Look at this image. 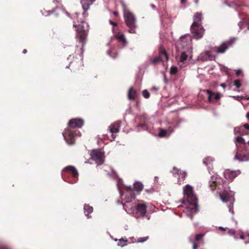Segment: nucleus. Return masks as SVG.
Returning a JSON list of instances; mask_svg holds the SVG:
<instances>
[{
	"label": "nucleus",
	"mask_w": 249,
	"mask_h": 249,
	"mask_svg": "<svg viewBox=\"0 0 249 249\" xmlns=\"http://www.w3.org/2000/svg\"><path fill=\"white\" fill-rule=\"evenodd\" d=\"M194 35L191 36L189 34L180 37L181 45L186 51H183L178 59V63L180 67H183V64H187L192 57V38L198 39L203 36V32H193Z\"/></svg>",
	"instance_id": "1"
},
{
	"label": "nucleus",
	"mask_w": 249,
	"mask_h": 249,
	"mask_svg": "<svg viewBox=\"0 0 249 249\" xmlns=\"http://www.w3.org/2000/svg\"><path fill=\"white\" fill-rule=\"evenodd\" d=\"M84 210L85 214L88 218L91 217L90 216H89V214L92 213L93 208L89 205L85 204L84 206Z\"/></svg>",
	"instance_id": "24"
},
{
	"label": "nucleus",
	"mask_w": 249,
	"mask_h": 249,
	"mask_svg": "<svg viewBox=\"0 0 249 249\" xmlns=\"http://www.w3.org/2000/svg\"><path fill=\"white\" fill-rule=\"evenodd\" d=\"M234 85L237 88H239L241 86V84L239 80H235L234 82Z\"/></svg>",
	"instance_id": "39"
},
{
	"label": "nucleus",
	"mask_w": 249,
	"mask_h": 249,
	"mask_svg": "<svg viewBox=\"0 0 249 249\" xmlns=\"http://www.w3.org/2000/svg\"><path fill=\"white\" fill-rule=\"evenodd\" d=\"M114 39H116L119 42H121L123 44H125L126 42L125 37L124 35L123 34L121 35H116L114 37H111L110 38L111 41H112Z\"/></svg>",
	"instance_id": "23"
},
{
	"label": "nucleus",
	"mask_w": 249,
	"mask_h": 249,
	"mask_svg": "<svg viewBox=\"0 0 249 249\" xmlns=\"http://www.w3.org/2000/svg\"><path fill=\"white\" fill-rule=\"evenodd\" d=\"M95 0H81L82 8L84 10L83 15H86V12L89 9V7L91 5Z\"/></svg>",
	"instance_id": "17"
},
{
	"label": "nucleus",
	"mask_w": 249,
	"mask_h": 249,
	"mask_svg": "<svg viewBox=\"0 0 249 249\" xmlns=\"http://www.w3.org/2000/svg\"><path fill=\"white\" fill-rule=\"evenodd\" d=\"M203 19L201 13L197 12L195 14L193 18V23L191 25V28L193 31H202L204 30L201 25Z\"/></svg>",
	"instance_id": "8"
},
{
	"label": "nucleus",
	"mask_w": 249,
	"mask_h": 249,
	"mask_svg": "<svg viewBox=\"0 0 249 249\" xmlns=\"http://www.w3.org/2000/svg\"><path fill=\"white\" fill-rule=\"evenodd\" d=\"M117 202H118V204H122V205H123L124 206V203H123L122 202H120L119 201H118Z\"/></svg>",
	"instance_id": "56"
},
{
	"label": "nucleus",
	"mask_w": 249,
	"mask_h": 249,
	"mask_svg": "<svg viewBox=\"0 0 249 249\" xmlns=\"http://www.w3.org/2000/svg\"><path fill=\"white\" fill-rule=\"evenodd\" d=\"M159 52V56H157L154 58L151 57L149 58L150 64L155 65L161 61H168V57L167 53L165 49L162 46L160 47Z\"/></svg>",
	"instance_id": "9"
},
{
	"label": "nucleus",
	"mask_w": 249,
	"mask_h": 249,
	"mask_svg": "<svg viewBox=\"0 0 249 249\" xmlns=\"http://www.w3.org/2000/svg\"><path fill=\"white\" fill-rule=\"evenodd\" d=\"M242 70L241 69H238L236 71V74L237 76H239L242 73Z\"/></svg>",
	"instance_id": "44"
},
{
	"label": "nucleus",
	"mask_w": 249,
	"mask_h": 249,
	"mask_svg": "<svg viewBox=\"0 0 249 249\" xmlns=\"http://www.w3.org/2000/svg\"><path fill=\"white\" fill-rule=\"evenodd\" d=\"M127 242V240H124L123 238H121L119 240V242L118 243V246L120 247H124V246L126 245V243Z\"/></svg>",
	"instance_id": "32"
},
{
	"label": "nucleus",
	"mask_w": 249,
	"mask_h": 249,
	"mask_svg": "<svg viewBox=\"0 0 249 249\" xmlns=\"http://www.w3.org/2000/svg\"><path fill=\"white\" fill-rule=\"evenodd\" d=\"M84 124L82 119L78 118L72 119L70 120L68 125L71 128H67L65 130L62 134L65 140L69 144L74 143L75 138L76 136L81 135L79 131L73 130V129L76 127L81 128Z\"/></svg>",
	"instance_id": "4"
},
{
	"label": "nucleus",
	"mask_w": 249,
	"mask_h": 249,
	"mask_svg": "<svg viewBox=\"0 0 249 249\" xmlns=\"http://www.w3.org/2000/svg\"><path fill=\"white\" fill-rule=\"evenodd\" d=\"M123 6L124 7V8H125V5L124 4H123Z\"/></svg>",
	"instance_id": "59"
},
{
	"label": "nucleus",
	"mask_w": 249,
	"mask_h": 249,
	"mask_svg": "<svg viewBox=\"0 0 249 249\" xmlns=\"http://www.w3.org/2000/svg\"><path fill=\"white\" fill-rule=\"evenodd\" d=\"M148 236L141 237L138 239V242L141 243L144 242V241H146L148 239Z\"/></svg>",
	"instance_id": "40"
},
{
	"label": "nucleus",
	"mask_w": 249,
	"mask_h": 249,
	"mask_svg": "<svg viewBox=\"0 0 249 249\" xmlns=\"http://www.w3.org/2000/svg\"><path fill=\"white\" fill-rule=\"evenodd\" d=\"M109 22H110V24H111L113 26V31L117 30V29H115V27L117 26V23L115 22L111 21V20H110Z\"/></svg>",
	"instance_id": "41"
},
{
	"label": "nucleus",
	"mask_w": 249,
	"mask_h": 249,
	"mask_svg": "<svg viewBox=\"0 0 249 249\" xmlns=\"http://www.w3.org/2000/svg\"><path fill=\"white\" fill-rule=\"evenodd\" d=\"M240 239H244L245 238V237H244V235H241L240 236Z\"/></svg>",
	"instance_id": "54"
},
{
	"label": "nucleus",
	"mask_w": 249,
	"mask_h": 249,
	"mask_svg": "<svg viewBox=\"0 0 249 249\" xmlns=\"http://www.w3.org/2000/svg\"><path fill=\"white\" fill-rule=\"evenodd\" d=\"M135 214H136L139 218L140 216L144 217L146 213L147 205L145 202L141 201V202L137 203L135 204Z\"/></svg>",
	"instance_id": "12"
},
{
	"label": "nucleus",
	"mask_w": 249,
	"mask_h": 249,
	"mask_svg": "<svg viewBox=\"0 0 249 249\" xmlns=\"http://www.w3.org/2000/svg\"><path fill=\"white\" fill-rule=\"evenodd\" d=\"M107 54L113 58H115L117 57V54L113 48H110L107 51Z\"/></svg>",
	"instance_id": "30"
},
{
	"label": "nucleus",
	"mask_w": 249,
	"mask_h": 249,
	"mask_svg": "<svg viewBox=\"0 0 249 249\" xmlns=\"http://www.w3.org/2000/svg\"><path fill=\"white\" fill-rule=\"evenodd\" d=\"M213 161V158L211 157H209L204 159L203 162L205 165L208 166L209 165V164H210L211 162H212Z\"/></svg>",
	"instance_id": "31"
},
{
	"label": "nucleus",
	"mask_w": 249,
	"mask_h": 249,
	"mask_svg": "<svg viewBox=\"0 0 249 249\" xmlns=\"http://www.w3.org/2000/svg\"><path fill=\"white\" fill-rule=\"evenodd\" d=\"M240 171L237 170L235 171H231L230 170H226L224 172V176L225 178L228 179H233L236 176L239 175Z\"/></svg>",
	"instance_id": "16"
},
{
	"label": "nucleus",
	"mask_w": 249,
	"mask_h": 249,
	"mask_svg": "<svg viewBox=\"0 0 249 249\" xmlns=\"http://www.w3.org/2000/svg\"><path fill=\"white\" fill-rule=\"evenodd\" d=\"M233 196L234 193L232 192H228L227 191L224 190L222 192L219 193V196L221 200L224 202L230 201V205H229L228 207L229 209V212L232 214H233Z\"/></svg>",
	"instance_id": "7"
},
{
	"label": "nucleus",
	"mask_w": 249,
	"mask_h": 249,
	"mask_svg": "<svg viewBox=\"0 0 249 249\" xmlns=\"http://www.w3.org/2000/svg\"><path fill=\"white\" fill-rule=\"evenodd\" d=\"M213 183L214 184V185L215 186V189H221L220 188V185L218 183L217 181H213Z\"/></svg>",
	"instance_id": "42"
},
{
	"label": "nucleus",
	"mask_w": 249,
	"mask_h": 249,
	"mask_svg": "<svg viewBox=\"0 0 249 249\" xmlns=\"http://www.w3.org/2000/svg\"><path fill=\"white\" fill-rule=\"evenodd\" d=\"M87 34L86 32H77L76 35V41L81 44V54L82 55L84 52V47L87 41Z\"/></svg>",
	"instance_id": "13"
},
{
	"label": "nucleus",
	"mask_w": 249,
	"mask_h": 249,
	"mask_svg": "<svg viewBox=\"0 0 249 249\" xmlns=\"http://www.w3.org/2000/svg\"><path fill=\"white\" fill-rule=\"evenodd\" d=\"M118 190L119 191L121 196V197L124 196V200H125L126 195H127V197H130V194H129L128 193H127L126 192L128 189H131L133 191V193L134 194V190L132 189L131 186L126 187V188H125L124 193V194L122 193L120 187L118 186Z\"/></svg>",
	"instance_id": "27"
},
{
	"label": "nucleus",
	"mask_w": 249,
	"mask_h": 249,
	"mask_svg": "<svg viewBox=\"0 0 249 249\" xmlns=\"http://www.w3.org/2000/svg\"><path fill=\"white\" fill-rule=\"evenodd\" d=\"M246 117H247V118L248 119V120H249V112H248L247 113Z\"/></svg>",
	"instance_id": "52"
},
{
	"label": "nucleus",
	"mask_w": 249,
	"mask_h": 249,
	"mask_svg": "<svg viewBox=\"0 0 249 249\" xmlns=\"http://www.w3.org/2000/svg\"><path fill=\"white\" fill-rule=\"evenodd\" d=\"M137 96V92L133 89L132 88H130L128 93V97L130 100H135Z\"/></svg>",
	"instance_id": "26"
},
{
	"label": "nucleus",
	"mask_w": 249,
	"mask_h": 249,
	"mask_svg": "<svg viewBox=\"0 0 249 249\" xmlns=\"http://www.w3.org/2000/svg\"><path fill=\"white\" fill-rule=\"evenodd\" d=\"M184 200H182V203H184Z\"/></svg>",
	"instance_id": "62"
},
{
	"label": "nucleus",
	"mask_w": 249,
	"mask_h": 249,
	"mask_svg": "<svg viewBox=\"0 0 249 249\" xmlns=\"http://www.w3.org/2000/svg\"><path fill=\"white\" fill-rule=\"evenodd\" d=\"M178 71V68L176 66H172L170 68V73L172 74H175Z\"/></svg>",
	"instance_id": "35"
},
{
	"label": "nucleus",
	"mask_w": 249,
	"mask_h": 249,
	"mask_svg": "<svg viewBox=\"0 0 249 249\" xmlns=\"http://www.w3.org/2000/svg\"><path fill=\"white\" fill-rule=\"evenodd\" d=\"M203 236H204V234H202V233L196 234V236H195V241H196V242H199V241L200 240L202 239V238H203Z\"/></svg>",
	"instance_id": "33"
},
{
	"label": "nucleus",
	"mask_w": 249,
	"mask_h": 249,
	"mask_svg": "<svg viewBox=\"0 0 249 249\" xmlns=\"http://www.w3.org/2000/svg\"><path fill=\"white\" fill-rule=\"evenodd\" d=\"M195 3H196V4H197V3H198V0H195Z\"/></svg>",
	"instance_id": "58"
},
{
	"label": "nucleus",
	"mask_w": 249,
	"mask_h": 249,
	"mask_svg": "<svg viewBox=\"0 0 249 249\" xmlns=\"http://www.w3.org/2000/svg\"><path fill=\"white\" fill-rule=\"evenodd\" d=\"M157 178H157V177H155V180H156V179H157Z\"/></svg>",
	"instance_id": "60"
},
{
	"label": "nucleus",
	"mask_w": 249,
	"mask_h": 249,
	"mask_svg": "<svg viewBox=\"0 0 249 249\" xmlns=\"http://www.w3.org/2000/svg\"><path fill=\"white\" fill-rule=\"evenodd\" d=\"M234 134H239L242 135H244L248 134V133L246 132L244 130H243V127L240 126L236 127L234 128Z\"/></svg>",
	"instance_id": "28"
},
{
	"label": "nucleus",
	"mask_w": 249,
	"mask_h": 249,
	"mask_svg": "<svg viewBox=\"0 0 249 249\" xmlns=\"http://www.w3.org/2000/svg\"><path fill=\"white\" fill-rule=\"evenodd\" d=\"M113 14L115 16L117 17L119 15V13L117 11H114Z\"/></svg>",
	"instance_id": "47"
},
{
	"label": "nucleus",
	"mask_w": 249,
	"mask_h": 249,
	"mask_svg": "<svg viewBox=\"0 0 249 249\" xmlns=\"http://www.w3.org/2000/svg\"><path fill=\"white\" fill-rule=\"evenodd\" d=\"M228 234L229 235H233V236H234V238L235 239H237V237L235 236V230H234V229H230V230H229V231H228Z\"/></svg>",
	"instance_id": "38"
},
{
	"label": "nucleus",
	"mask_w": 249,
	"mask_h": 249,
	"mask_svg": "<svg viewBox=\"0 0 249 249\" xmlns=\"http://www.w3.org/2000/svg\"><path fill=\"white\" fill-rule=\"evenodd\" d=\"M221 87H222V88H226V84H224V83H222L220 85Z\"/></svg>",
	"instance_id": "51"
},
{
	"label": "nucleus",
	"mask_w": 249,
	"mask_h": 249,
	"mask_svg": "<svg viewBox=\"0 0 249 249\" xmlns=\"http://www.w3.org/2000/svg\"><path fill=\"white\" fill-rule=\"evenodd\" d=\"M236 40V38L232 37L229 40L223 42L219 46L212 48L211 51H205L201 53L197 57V60L201 62L212 61L214 60L215 56L212 54V51L217 53H223L226 51L231 47Z\"/></svg>",
	"instance_id": "3"
},
{
	"label": "nucleus",
	"mask_w": 249,
	"mask_h": 249,
	"mask_svg": "<svg viewBox=\"0 0 249 249\" xmlns=\"http://www.w3.org/2000/svg\"><path fill=\"white\" fill-rule=\"evenodd\" d=\"M144 217H145L147 220H149L150 219V216L149 215H146V214Z\"/></svg>",
	"instance_id": "48"
},
{
	"label": "nucleus",
	"mask_w": 249,
	"mask_h": 249,
	"mask_svg": "<svg viewBox=\"0 0 249 249\" xmlns=\"http://www.w3.org/2000/svg\"><path fill=\"white\" fill-rule=\"evenodd\" d=\"M207 92L208 95V101L210 102H212L213 96H214L213 98L215 100H218L221 97V94H220L219 93H216V94H214L209 90H207Z\"/></svg>",
	"instance_id": "21"
},
{
	"label": "nucleus",
	"mask_w": 249,
	"mask_h": 249,
	"mask_svg": "<svg viewBox=\"0 0 249 249\" xmlns=\"http://www.w3.org/2000/svg\"><path fill=\"white\" fill-rule=\"evenodd\" d=\"M173 132V129L172 126H169L167 129L160 128L158 136L160 137H167L169 136Z\"/></svg>",
	"instance_id": "18"
},
{
	"label": "nucleus",
	"mask_w": 249,
	"mask_h": 249,
	"mask_svg": "<svg viewBox=\"0 0 249 249\" xmlns=\"http://www.w3.org/2000/svg\"><path fill=\"white\" fill-rule=\"evenodd\" d=\"M90 156L98 165H101L104 162V155L100 149L93 150L90 153Z\"/></svg>",
	"instance_id": "11"
},
{
	"label": "nucleus",
	"mask_w": 249,
	"mask_h": 249,
	"mask_svg": "<svg viewBox=\"0 0 249 249\" xmlns=\"http://www.w3.org/2000/svg\"><path fill=\"white\" fill-rule=\"evenodd\" d=\"M183 194L188 202L193 206L186 208L184 211L187 215L192 219L193 215L198 211L197 199L194 193L193 187L189 184L185 185L183 188Z\"/></svg>",
	"instance_id": "2"
},
{
	"label": "nucleus",
	"mask_w": 249,
	"mask_h": 249,
	"mask_svg": "<svg viewBox=\"0 0 249 249\" xmlns=\"http://www.w3.org/2000/svg\"><path fill=\"white\" fill-rule=\"evenodd\" d=\"M69 67V66H67L66 68H68Z\"/></svg>",
	"instance_id": "61"
},
{
	"label": "nucleus",
	"mask_w": 249,
	"mask_h": 249,
	"mask_svg": "<svg viewBox=\"0 0 249 249\" xmlns=\"http://www.w3.org/2000/svg\"><path fill=\"white\" fill-rule=\"evenodd\" d=\"M63 171H69L71 173L74 178H76L78 176V173L76 168L72 166H68L65 168Z\"/></svg>",
	"instance_id": "22"
},
{
	"label": "nucleus",
	"mask_w": 249,
	"mask_h": 249,
	"mask_svg": "<svg viewBox=\"0 0 249 249\" xmlns=\"http://www.w3.org/2000/svg\"><path fill=\"white\" fill-rule=\"evenodd\" d=\"M152 89L155 90H158L159 89L158 88H156V87H153Z\"/></svg>",
	"instance_id": "53"
},
{
	"label": "nucleus",
	"mask_w": 249,
	"mask_h": 249,
	"mask_svg": "<svg viewBox=\"0 0 249 249\" xmlns=\"http://www.w3.org/2000/svg\"><path fill=\"white\" fill-rule=\"evenodd\" d=\"M231 97H232V98H233L234 99L237 100V101H240V97H239V96H231Z\"/></svg>",
	"instance_id": "45"
},
{
	"label": "nucleus",
	"mask_w": 249,
	"mask_h": 249,
	"mask_svg": "<svg viewBox=\"0 0 249 249\" xmlns=\"http://www.w3.org/2000/svg\"><path fill=\"white\" fill-rule=\"evenodd\" d=\"M174 175L177 174L178 176V183L179 184L182 183V182L184 180L185 177H186L187 174L185 172L182 171L180 169H177L176 167H174L173 170L171 171Z\"/></svg>",
	"instance_id": "15"
},
{
	"label": "nucleus",
	"mask_w": 249,
	"mask_h": 249,
	"mask_svg": "<svg viewBox=\"0 0 249 249\" xmlns=\"http://www.w3.org/2000/svg\"><path fill=\"white\" fill-rule=\"evenodd\" d=\"M218 229H219V230H221L223 231H226V229H225V228H223V227H218Z\"/></svg>",
	"instance_id": "50"
},
{
	"label": "nucleus",
	"mask_w": 249,
	"mask_h": 249,
	"mask_svg": "<svg viewBox=\"0 0 249 249\" xmlns=\"http://www.w3.org/2000/svg\"><path fill=\"white\" fill-rule=\"evenodd\" d=\"M186 0H181V2L182 3H184L186 2Z\"/></svg>",
	"instance_id": "57"
},
{
	"label": "nucleus",
	"mask_w": 249,
	"mask_h": 249,
	"mask_svg": "<svg viewBox=\"0 0 249 249\" xmlns=\"http://www.w3.org/2000/svg\"><path fill=\"white\" fill-rule=\"evenodd\" d=\"M143 189V185L140 182H136L134 184V190L137 192H140Z\"/></svg>",
	"instance_id": "29"
},
{
	"label": "nucleus",
	"mask_w": 249,
	"mask_h": 249,
	"mask_svg": "<svg viewBox=\"0 0 249 249\" xmlns=\"http://www.w3.org/2000/svg\"><path fill=\"white\" fill-rule=\"evenodd\" d=\"M147 119V116L146 114H143L140 116V122L146 123V120Z\"/></svg>",
	"instance_id": "34"
},
{
	"label": "nucleus",
	"mask_w": 249,
	"mask_h": 249,
	"mask_svg": "<svg viewBox=\"0 0 249 249\" xmlns=\"http://www.w3.org/2000/svg\"><path fill=\"white\" fill-rule=\"evenodd\" d=\"M239 97H240V100L243 99H246L247 100H249V97H244L243 96H239Z\"/></svg>",
	"instance_id": "46"
},
{
	"label": "nucleus",
	"mask_w": 249,
	"mask_h": 249,
	"mask_svg": "<svg viewBox=\"0 0 249 249\" xmlns=\"http://www.w3.org/2000/svg\"><path fill=\"white\" fill-rule=\"evenodd\" d=\"M238 25L240 29L242 30H249V19L245 18L239 22Z\"/></svg>",
	"instance_id": "20"
},
{
	"label": "nucleus",
	"mask_w": 249,
	"mask_h": 249,
	"mask_svg": "<svg viewBox=\"0 0 249 249\" xmlns=\"http://www.w3.org/2000/svg\"><path fill=\"white\" fill-rule=\"evenodd\" d=\"M0 249H10L6 246H2V247H0Z\"/></svg>",
	"instance_id": "49"
},
{
	"label": "nucleus",
	"mask_w": 249,
	"mask_h": 249,
	"mask_svg": "<svg viewBox=\"0 0 249 249\" xmlns=\"http://www.w3.org/2000/svg\"><path fill=\"white\" fill-rule=\"evenodd\" d=\"M136 128L138 131H140L142 130H148V128L146 123H143L142 122H141L139 124L136 126Z\"/></svg>",
	"instance_id": "25"
},
{
	"label": "nucleus",
	"mask_w": 249,
	"mask_h": 249,
	"mask_svg": "<svg viewBox=\"0 0 249 249\" xmlns=\"http://www.w3.org/2000/svg\"><path fill=\"white\" fill-rule=\"evenodd\" d=\"M126 192L130 194V197H127V195H126L125 202L124 204V209L127 213L132 214L135 217L138 219L139 216L135 214L136 207L135 204H137V203L132 202V200H134L135 198V194L131 189H128Z\"/></svg>",
	"instance_id": "6"
},
{
	"label": "nucleus",
	"mask_w": 249,
	"mask_h": 249,
	"mask_svg": "<svg viewBox=\"0 0 249 249\" xmlns=\"http://www.w3.org/2000/svg\"><path fill=\"white\" fill-rule=\"evenodd\" d=\"M189 240L193 244V249H196L198 246L197 243H196V242L193 241L191 237L189 238Z\"/></svg>",
	"instance_id": "37"
},
{
	"label": "nucleus",
	"mask_w": 249,
	"mask_h": 249,
	"mask_svg": "<svg viewBox=\"0 0 249 249\" xmlns=\"http://www.w3.org/2000/svg\"><path fill=\"white\" fill-rule=\"evenodd\" d=\"M242 127H243V130H244V128L249 130V124H244Z\"/></svg>",
	"instance_id": "43"
},
{
	"label": "nucleus",
	"mask_w": 249,
	"mask_h": 249,
	"mask_svg": "<svg viewBox=\"0 0 249 249\" xmlns=\"http://www.w3.org/2000/svg\"><path fill=\"white\" fill-rule=\"evenodd\" d=\"M75 27H77L76 31H89V27L88 23L85 21H81L78 25L73 24Z\"/></svg>",
	"instance_id": "19"
},
{
	"label": "nucleus",
	"mask_w": 249,
	"mask_h": 249,
	"mask_svg": "<svg viewBox=\"0 0 249 249\" xmlns=\"http://www.w3.org/2000/svg\"><path fill=\"white\" fill-rule=\"evenodd\" d=\"M27 50H26V49H24V50H23L22 53H23L25 54V53H27Z\"/></svg>",
	"instance_id": "55"
},
{
	"label": "nucleus",
	"mask_w": 249,
	"mask_h": 249,
	"mask_svg": "<svg viewBox=\"0 0 249 249\" xmlns=\"http://www.w3.org/2000/svg\"><path fill=\"white\" fill-rule=\"evenodd\" d=\"M142 94L145 98H148L150 97V93L146 89L142 91Z\"/></svg>",
	"instance_id": "36"
},
{
	"label": "nucleus",
	"mask_w": 249,
	"mask_h": 249,
	"mask_svg": "<svg viewBox=\"0 0 249 249\" xmlns=\"http://www.w3.org/2000/svg\"><path fill=\"white\" fill-rule=\"evenodd\" d=\"M234 142L236 147L234 160L239 162L249 161V141L246 142L244 138L237 136Z\"/></svg>",
	"instance_id": "5"
},
{
	"label": "nucleus",
	"mask_w": 249,
	"mask_h": 249,
	"mask_svg": "<svg viewBox=\"0 0 249 249\" xmlns=\"http://www.w3.org/2000/svg\"><path fill=\"white\" fill-rule=\"evenodd\" d=\"M124 17L127 27L131 30H133L136 28V18L132 13L129 11H125L124 13Z\"/></svg>",
	"instance_id": "10"
},
{
	"label": "nucleus",
	"mask_w": 249,
	"mask_h": 249,
	"mask_svg": "<svg viewBox=\"0 0 249 249\" xmlns=\"http://www.w3.org/2000/svg\"><path fill=\"white\" fill-rule=\"evenodd\" d=\"M121 121H118L115 123L111 124L108 127V129L111 133H112V138L114 140L116 137L115 135H114V133H118L119 131L120 128Z\"/></svg>",
	"instance_id": "14"
}]
</instances>
